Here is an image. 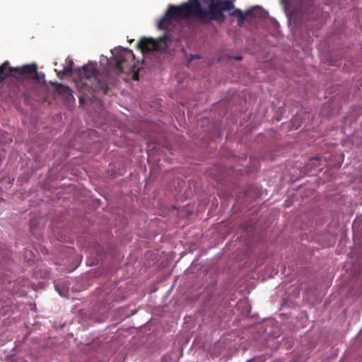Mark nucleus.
<instances>
[{
	"label": "nucleus",
	"mask_w": 362,
	"mask_h": 362,
	"mask_svg": "<svg viewBox=\"0 0 362 362\" xmlns=\"http://www.w3.org/2000/svg\"><path fill=\"white\" fill-rule=\"evenodd\" d=\"M226 0H187L170 4L156 23H211L223 19Z\"/></svg>",
	"instance_id": "nucleus-1"
},
{
	"label": "nucleus",
	"mask_w": 362,
	"mask_h": 362,
	"mask_svg": "<svg viewBox=\"0 0 362 362\" xmlns=\"http://www.w3.org/2000/svg\"><path fill=\"white\" fill-rule=\"evenodd\" d=\"M197 24H157L159 30H164L163 36L158 38L142 37L138 42V48L143 54L152 52H167L173 42L177 44L182 39L188 41L194 40V33Z\"/></svg>",
	"instance_id": "nucleus-2"
},
{
	"label": "nucleus",
	"mask_w": 362,
	"mask_h": 362,
	"mask_svg": "<svg viewBox=\"0 0 362 362\" xmlns=\"http://www.w3.org/2000/svg\"><path fill=\"white\" fill-rule=\"evenodd\" d=\"M76 73L82 80H93L94 83L90 85L91 88L95 92H102L107 94L109 92L107 85L102 82L99 78V71L96 68V64L88 63L81 68H78Z\"/></svg>",
	"instance_id": "nucleus-3"
},
{
	"label": "nucleus",
	"mask_w": 362,
	"mask_h": 362,
	"mask_svg": "<svg viewBox=\"0 0 362 362\" xmlns=\"http://www.w3.org/2000/svg\"><path fill=\"white\" fill-rule=\"evenodd\" d=\"M134 54L132 50L122 48L117 51L114 57L115 70L117 75L134 71L135 69Z\"/></svg>",
	"instance_id": "nucleus-4"
},
{
	"label": "nucleus",
	"mask_w": 362,
	"mask_h": 362,
	"mask_svg": "<svg viewBox=\"0 0 362 362\" xmlns=\"http://www.w3.org/2000/svg\"><path fill=\"white\" fill-rule=\"evenodd\" d=\"M235 13L237 14L238 23H244L245 21H253L255 22L269 21L271 23H278L274 18L270 17L268 12L260 6H252L245 11L237 10Z\"/></svg>",
	"instance_id": "nucleus-5"
},
{
	"label": "nucleus",
	"mask_w": 362,
	"mask_h": 362,
	"mask_svg": "<svg viewBox=\"0 0 362 362\" xmlns=\"http://www.w3.org/2000/svg\"><path fill=\"white\" fill-rule=\"evenodd\" d=\"M15 77L19 78H32L33 73L37 70V65L35 63L15 67Z\"/></svg>",
	"instance_id": "nucleus-6"
},
{
	"label": "nucleus",
	"mask_w": 362,
	"mask_h": 362,
	"mask_svg": "<svg viewBox=\"0 0 362 362\" xmlns=\"http://www.w3.org/2000/svg\"><path fill=\"white\" fill-rule=\"evenodd\" d=\"M15 68L9 66V62L6 61L0 65V80L2 81L8 76L15 77Z\"/></svg>",
	"instance_id": "nucleus-7"
},
{
	"label": "nucleus",
	"mask_w": 362,
	"mask_h": 362,
	"mask_svg": "<svg viewBox=\"0 0 362 362\" xmlns=\"http://www.w3.org/2000/svg\"><path fill=\"white\" fill-rule=\"evenodd\" d=\"M73 64H74L73 61L70 60L69 62V65L68 66L64 67L63 70L59 71L57 72V76L59 78H62V77H64L66 76L71 75L72 74V71H73V69H72Z\"/></svg>",
	"instance_id": "nucleus-8"
},
{
	"label": "nucleus",
	"mask_w": 362,
	"mask_h": 362,
	"mask_svg": "<svg viewBox=\"0 0 362 362\" xmlns=\"http://www.w3.org/2000/svg\"><path fill=\"white\" fill-rule=\"evenodd\" d=\"M55 88L56 90L60 94L71 95V88L69 86L63 85L62 83H57L55 85Z\"/></svg>",
	"instance_id": "nucleus-9"
},
{
	"label": "nucleus",
	"mask_w": 362,
	"mask_h": 362,
	"mask_svg": "<svg viewBox=\"0 0 362 362\" xmlns=\"http://www.w3.org/2000/svg\"><path fill=\"white\" fill-rule=\"evenodd\" d=\"M234 1L235 0H228V15L230 17L237 18V14H235V11L239 9L235 8L233 4Z\"/></svg>",
	"instance_id": "nucleus-10"
},
{
	"label": "nucleus",
	"mask_w": 362,
	"mask_h": 362,
	"mask_svg": "<svg viewBox=\"0 0 362 362\" xmlns=\"http://www.w3.org/2000/svg\"><path fill=\"white\" fill-rule=\"evenodd\" d=\"M237 309H241L244 308V310L242 311L243 314H247L249 313V308L250 305L248 303V301L245 299L243 300H240L237 305H236Z\"/></svg>",
	"instance_id": "nucleus-11"
},
{
	"label": "nucleus",
	"mask_w": 362,
	"mask_h": 362,
	"mask_svg": "<svg viewBox=\"0 0 362 362\" xmlns=\"http://www.w3.org/2000/svg\"><path fill=\"white\" fill-rule=\"evenodd\" d=\"M31 79L39 83H43L45 81V74L42 72L39 73L36 70L35 73H33Z\"/></svg>",
	"instance_id": "nucleus-12"
},
{
	"label": "nucleus",
	"mask_w": 362,
	"mask_h": 362,
	"mask_svg": "<svg viewBox=\"0 0 362 362\" xmlns=\"http://www.w3.org/2000/svg\"><path fill=\"white\" fill-rule=\"evenodd\" d=\"M202 59V57L198 54H190L188 59V64L187 66H189V64L192 62L194 59Z\"/></svg>",
	"instance_id": "nucleus-13"
},
{
	"label": "nucleus",
	"mask_w": 362,
	"mask_h": 362,
	"mask_svg": "<svg viewBox=\"0 0 362 362\" xmlns=\"http://www.w3.org/2000/svg\"><path fill=\"white\" fill-rule=\"evenodd\" d=\"M232 58H233V57H232ZM234 59H236V60H241L242 59V57L237 56V57H235Z\"/></svg>",
	"instance_id": "nucleus-14"
},
{
	"label": "nucleus",
	"mask_w": 362,
	"mask_h": 362,
	"mask_svg": "<svg viewBox=\"0 0 362 362\" xmlns=\"http://www.w3.org/2000/svg\"><path fill=\"white\" fill-rule=\"evenodd\" d=\"M134 80H139V76H138V74H134Z\"/></svg>",
	"instance_id": "nucleus-15"
},
{
	"label": "nucleus",
	"mask_w": 362,
	"mask_h": 362,
	"mask_svg": "<svg viewBox=\"0 0 362 362\" xmlns=\"http://www.w3.org/2000/svg\"><path fill=\"white\" fill-rule=\"evenodd\" d=\"M55 288L57 290H58V286L57 285H55Z\"/></svg>",
	"instance_id": "nucleus-16"
},
{
	"label": "nucleus",
	"mask_w": 362,
	"mask_h": 362,
	"mask_svg": "<svg viewBox=\"0 0 362 362\" xmlns=\"http://www.w3.org/2000/svg\"><path fill=\"white\" fill-rule=\"evenodd\" d=\"M291 18H288V23H291Z\"/></svg>",
	"instance_id": "nucleus-17"
},
{
	"label": "nucleus",
	"mask_w": 362,
	"mask_h": 362,
	"mask_svg": "<svg viewBox=\"0 0 362 362\" xmlns=\"http://www.w3.org/2000/svg\"><path fill=\"white\" fill-rule=\"evenodd\" d=\"M232 300L231 298H227V300H228H228Z\"/></svg>",
	"instance_id": "nucleus-18"
},
{
	"label": "nucleus",
	"mask_w": 362,
	"mask_h": 362,
	"mask_svg": "<svg viewBox=\"0 0 362 362\" xmlns=\"http://www.w3.org/2000/svg\"><path fill=\"white\" fill-rule=\"evenodd\" d=\"M232 300L231 298H227V300H228H228Z\"/></svg>",
	"instance_id": "nucleus-19"
}]
</instances>
